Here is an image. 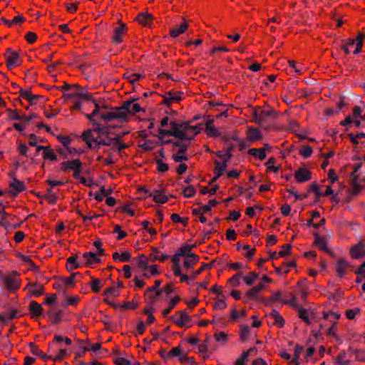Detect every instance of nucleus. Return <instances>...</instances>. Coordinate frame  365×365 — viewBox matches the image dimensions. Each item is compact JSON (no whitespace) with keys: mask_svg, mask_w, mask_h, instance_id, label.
Listing matches in <instances>:
<instances>
[{"mask_svg":"<svg viewBox=\"0 0 365 365\" xmlns=\"http://www.w3.org/2000/svg\"><path fill=\"white\" fill-rule=\"evenodd\" d=\"M199 125H190L188 123L178 125L175 122L170 123V129H160L161 135H173L181 140H191L200 132Z\"/></svg>","mask_w":365,"mask_h":365,"instance_id":"f257e3e1","label":"nucleus"},{"mask_svg":"<svg viewBox=\"0 0 365 365\" xmlns=\"http://www.w3.org/2000/svg\"><path fill=\"white\" fill-rule=\"evenodd\" d=\"M277 115L278 113L272 108L256 107L252 110V121L267 130Z\"/></svg>","mask_w":365,"mask_h":365,"instance_id":"f03ea898","label":"nucleus"},{"mask_svg":"<svg viewBox=\"0 0 365 365\" xmlns=\"http://www.w3.org/2000/svg\"><path fill=\"white\" fill-rule=\"evenodd\" d=\"M108 135L107 128L97 125L93 129L85 131L82 138L89 148H97L105 145Z\"/></svg>","mask_w":365,"mask_h":365,"instance_id":"7ed1b4c3","label":"nucleus"},{"mask_svg":"<svg viewBox=\"0 0 365 365\" xmlns=\"http://www.w3.org/2000/svg\"><path fill=\"white\" fill-rule=\"evenodd\" d=\"M123 114L121 113L120 108H116L112 110L107 111L101 109L97 103H95V109L91 114L86 115L87 118L93 123H96V119L100 118L106 122L112 121L113 120H119L120 122L125 121Z\"/></svg>","mask_w":365,"mask_h":365,"instance_id":"20e7f679","label":"nucleus"},{"mask_svg":"<svg viewBox=\"0 0 365 365\" xmlns=\"http://www.w3.org/2000/svg\"><path fill=\"white\" fill-rule=\"evenodd\" d=\"M361 165L362 163L355 164L350 175L351 194L354 195L365 190V176L360 173Z\"/></svg>","mask_w":365,"mask_h":365,"instance_id":"39448f33","label":"nucleus"},{"mask_svg":"<svg viewBox=\"0 0 365 365\" xmlns=\"http://www.w3.org/2000/svg\"><path fill=\"white\" fill-rule=\"evenodd\" d=\"M217 157L220 158V160H216L215 162V177L214 180L219 178L226 170L227 166V162L229 161L231 155L229 152H222L219 151L217 153Z\"/></svg>","mask_w":365,"mask_h":365,"instance_id":"423d86ee","label":"nucleus"},{"mask_svg":"<svg viewBox=\"0 0 365 365\" xmlns=\"http://www.w3.org/2000/svg\"><path fill=\"white\" fill-rule=\"evenodd\" d=\"M116 134L115 135H108L105 145L110 146L113 151L120 153L122 150L127 148V145L120 141V138L124 135Z\"/></svg>","mask_w":365,"mask_h":365,"instance_id":"0eeeda50","label":"nucleus"},{"mask_svg":"<svg viewBox=\"0 0 365 365\" xmlns=\"http://www.w3.org/2000/svg\"><path fill=\"white\" fill-rule=\"evenodd\" d=\"M121 113L123 114L124 120H126L129 114H135L141 110L140 106L135 103V101H128L124 102L123 106L120 107Z\"/></svg>","mask_w":365,"mask_h":365,"instance_id":"6e6552de","label":"nucleus"},{"mask_svg":"<svg viewBox=\"0 0 365 365\" xmlns=\"http://www.w3.org/2000/svg\"><path fill=\"white\" fill-rule=\"evenodd\" d=\"M172 319L179 327H190L191 319L185 311H179L173 317Z\"/></svg>","mask_w":365,"mask_h":365,"instance_id":"1a4fd4ad","label":"nucleus"},{"mask_svg":"<svg viewBox=\"0 0 365 365\" xmlns=\"http://www.w3.org/2000/svg\"><path fill=\"white\" fill-rule=\"evenodd\" d=\"M267 323L269 324L276 326L279 328L284 327L285 321L282 315L276 310H272L269 313L266 314Z\"/></svg>","mask_w":365,"mask_h":365,"instance_id":"9d476101","label":"nucleus"},{"mask_svg":"<svg viewBox=\"0 0 365 365\" xmlns=\"http://www.w3.org/2000/svg\"><path fill=\"white\" fill-rule=\"evenodd\" d=\"M4 56L6 60L7 66L9 68H14L19 65L20 58L19 54L16 51L8 49Z\"/></svg>","mask_w":365,"mask_h":365,"instance_id":"9b49d317","label":"nucleus"},{"mask_svg":"<svg viewBox=\"0 0 365 365\" xmlns=\"http://www.w3.org/2000/svg\"><path fill=\"white\" fill-rule=\"evenodd\" d=\"M126 31L127 28L125 24H121L120 26L115 28L111 36L112 43L115 45L121 43Z\"/></svg>","mask_w":365,"mask_h":365,"instance_id":"f8f14e48","label":"nucleus"},{"mask_svg":"<svg viewBox=\"0 0 365 365\" xmlns=\"http://www.w3.org/2000/svg\"><path fill=\"white\" fill-rule=\"evenodd\" d=\"M4 284L9 291H15L20 286L19 279L16 277L6 276L3 278Z\"/></svg>","mask_w":365,"mask_h":365,"instance_id":"ddd939ff","label":"nucleus"},{"mask_svg":"<svg viewBox=\"0 0 365 365\" xmlns=\"http://www.w3.org/2000/svg\"><path fill=\"white\" fill-rule=\"evenodd\" d=\"M183 93L180 91H169L163 96L165 103L170 105L173 103L179 102L182 97Z\"/></svg>","mask_w":365,"mask_h":365,"instance_id":"4468645a","label":"nucleus"},{"mask_svg":"<svg viewBox=\"0 0 365 365\" xmlns=\"http://www.w3.org/2000/svg\"><path fill=\"white\" fill-rule=\"evenodd\" d=\"M323 317L325 319L329 320L331 323V327L328 329L329 335H334V327L336 321L340 317V314L332 312H324Z\"/></svg>","mask_w":365,"mask_h":365,"instance_id":"2eb2a0df","label":"nucleus"},{"mask_svg":"<svg viewBox=\"0 0 365 365\" xmlns=\"http://www.w3.org/2000/svg\"><path fill=\"white\" fill-rule=\"evenodd\" d=\"M82 165L79 159L63 161L61 163L60 169L63 172H68L76 169L78 166Z\"/></svg>","mask_w":365,"mask_h":365,"instance_id":"dca6fc26","label":"nucleus"},{"mask_svg":"<svg viewBox=\"0 0 365 365\" xmlns=\"http://www.w3.org/2000/svg\"><path fill=\"white\" fill-rule=\"evenodd\" d=\"M294 178L298 182H304L310 180L311 173L305 168H300L295 172Z\"/></svg>","mask_w":365,"mask_h":365,"instance_id":"f3484780","label":"nucleus"},{"mask_svg":"<svg viewBox=\"0 0 365 365\" xmlns=\"http://www.w3.org/2000/svg\"><path fill=\"white\" fill-rule=\"evenodd\" d=\"M10 190L9 192L14 196H16L19 192L24 190V182L14 178L10 182Z\"/></svg>","mask_w":365,"mask_h":365,"instance_id":"a211bd4d","label":"nucleus"},{"mask_svg":"<svg viewBox=\"0 0 365 365\" xmlns=\"http://www.w3.org/2000/svg\"><path fill=\"white\" fill-rule=\"evenodd\" d=\"M256 351L257 349L255 347H252L247 351H244L241 356L236 359L234 365H245V363L248 361L249 356L255 354Z\"/></svg>","mask_w":365,"mask_h":365,"instance_id":"6ab92c4d","label":"nucleus"},{"mask_svg":"<svg viewBox=\"0 0 365 365\" xmlns=\"http://www.w3.org/2000/svg\"><path fill=\"white\" fill-rule=\"evenodd\" d=\"M349 263L344 259H339L336 263V272L337 276L343 277L346 274Z\"/></svg>","mask_w":365,"mask_h":365,"instance_id":"aec40b11","label":"nucleus"},{"mask_svg":"<svg viewBox=\"0 0 365 365\" xmlns=\"http://www.w3.org/2000/svg\"><path fill=\"white\" fill-rule=\"evenodd\" d=\"M298 316L306 324H310L312 323V318L314 317V313L309 309L300 307L298 309Z\"/></svg>","mask_w":365,"mask_h":365,"instance_id":"412c9836","label":"nucleus"},{"mask_svg":"<svg viewBox=\"0 0 365 365\" xmlns=\"http://www.w3.org/2000/svg\"><path fill=\"white\" fill-rule=\"evenodd\" d=\"M247 139L250 142L256 141L262 138V134L258 128L248 127L247 132Z\"/></svg>","mask_w":365,"mask_h":365,"instance_id":"4be33fe9","label":"nucleus"},{"mask_svg":"<svg viewBox=\"0 0 365 365\" xmlns=\"http://www.w3.org/2000/svg\"><path fill=\"white\" fill-rule=\"evenodd\" d=\"M351 257L354 259H359L365 255V246L359 243L353 246L351 249Z\"/></svg>","mask_w":365,"mask_h":365,"instance_id":"5701e85b","label":"nucleus"},{"mask_svg":"<svg viewBox=\"0 0 365 365\" xmlns=\"http://www.w3.org/2000/svg\"><path fill=\"white\" fill-rule=\"evenodd\" d=\"M156 20L155 17L148 12H142L138 14L134 19L136 23H150L152 21Z\"/></svg>","mask_w":365,"mask_h":365,"instance_id":"b1692460","label":"nucleus"},{"mask_svg":"<svg viewBox=\"0 0 365 365\" xmlns=\"http://www.w3.org/2000/svg\"><path fill=\"white\" fill-rule=\"evenodd\" d=\"M168 258V255L161 253L157 248H153L149 255L150 261L163 262Z\"/></svg>","mask_w":365,"mask_h":365,"instance_id":"393cba45","label":"nucleus"},{"mask_svg":"<svg viewBox=\"0 0 365 365\" xmlns=\"http://www.w3.org/2000/svg\"><path fill=\"white\" fill-rule=\"evenodd\" d=\"M160 285V282L158 280L155 281V285L148 289L145 295L147 297H151L153 301L156 300L160 294V292L158 291Z\"/></svg>","mask_w":365,"mask_h":365,"instance_id":"a878e982","label":"nucleus"},{"mask_svg":"<svg viewBox=\"0 0 365 365\" xmlns=\"http://www.w3.org/2000/svg\"><path fill=\"white\" fill-rule=\"evenodd\" d=\"M26 288L28 289L29 292L34 297L41 295L43 291V286L39 284H28Z\"/></svg>","mask_w":365,"mask_h":365,"instance_id":"bb28decb","label":"nucleus"},{"mask_svg":"<svg viewBox=\"0 0 365 365\" xmlns=\"http://www.w3.org/2000/svg\"><path fill=\"white\" fill-rule=\"evenodd\" d=\"M149 197H152L155 202L163 204L165 203L168 198L160 190H154L153 193H149Z\"/></svg>","mask_w":365,"mask_h":365,"instance_id":"cd10ccee","label":"nucleus"},{"mask_svg":"<svg viewBox=\"0 0 365 365\" xmlns=\"http://www.w3.org/2000/svg\"><path fill=\"white\" fill-rule=\"evenodd\" d=\"M199 257L194 253L188 254L187 257H185V259L183 262L184 267L186 269H189L193 267L197 262Z\"/></svg>","mask_w":365,"mask_h":365,"instance_id":"c85d7f7f","label":"nucleus"},{"mask_svg":"<svg viewBox=\"0 0 365 365\" xmlns=\"http://www.w3.org/2000/svg\"><path fill=\"white\" fill-rule=\"evenodd\" d=\"M29 310L33 317L41 316L43 313L41 305L35 301H31L29 304Z\"/></svg>","mask_w":365,"mask_h":365,"instance_id":"c756f323","label":"nucleus"},{"mask_svg":"<svg viewBox=\"0 0 365 365\" xmlns=\"http://www.w3.org/2000/svg\"><path fill=\"white\" fill-rule=\"evenodd\" d=\"M213 120H208L205 123L206 133L210 137H217L220 135L218 130L212 125Z\"/></svg>","mask_w":365,"mask_h":365,"instance_id":"7c9ffc66","label":"nucleus"},{"mask_svg":"<svg viewBox=\"0 0 365 365\" xmlns=\"http://www.w3.org/2000/svg\"><path fill=\"white\" fill-rule=\"evenodd\" d=\"M16 317V310H11L4 314H0V323L5 325L9 321Z\"/></svg>","mask_w":365,"mask_h":365,"instance_id":"2f4dec72","label":"nucleus"},{"mask_svg":"<svg viewBox=\"0 0 365 365\" xmlns=\"http://www.w3.org/2000/svg\"><path fill=\"white\" fill-rule=\"evenodd\" d=\"M72 96H78L83 99H91V95L83 88H79L77 85H73V91Z\"/></svg>","mask_w":365,"mask_h":365,"instance_id":"473e14b6","label":"nucleus"},{"mask_svg":"<svg viewBox=\"0 0 365 365\" xmlns=\"http://www.w3.org/2000/svg\"><path fill=\"white\" fill-rule=\"evenodd\" d=\"M130 257L131 255L128 251H124L122 253L114 252L113 255V258L115 262H128Z\"/></svg>","mask_w":365,"mask_h":365,"instance_id":"72a5a7b5","label":"nucleus"},{"mask_svg":"<svg viewBox=\"0 0 365 365\" xmlns=\"http://www.w3.org/2000/svg\"><path fill=\"white\" fill-rule=\"evenodd\" d=\"M248 153L260 160H264L267 156L264 148H250Z\"/></svg>","mask_w":365,"mask_h":365,"instance_id":"f704fd0d","label":"nucleus"},{"mask_svg":"<svg viewBox=\"0 0 365 365\" xmlns=\"http://www.w3.org/2000/svg\"><path fill=\"white\" fill-rule=\"evenodd\" d=\"M327 242L326 238L319 237L318 235L315 236L314 244L319 250L328 252L329 249L327 246Z\"/></svg>","mask_w":365,"mask_h":365,"instance_id":"c9c22d12","label":"nucleus"},{"mask_svg":"<svg viewBox=\"0 0 365 365\" xmlns=\"http://www.w3.org/2000/svg\"><path fill=\"white\" fill-rule=\"evenodd\" d=\"M168 356L172 357H178L180 361H183L186 357V354L182 351L179 346L171 349L168 352Z\"/></svg>","mask_w":365,"mask_h":365,"instance_id":"e433bc0d","label":"nucleus"},{"mask_svg":"<svg viewBox=\"0 0 365 365\" xmlns=\"http://www.w3.org/2000/svg\"><path fill=\"white\" fill-rule=\"evenodd\" d=\"M258 277H259V274L255 272H251L245 276L242 275V278L243 281L248 286H250L252 284H254V282L257 280Z\"/></svg>","mask_w":365,"mask_h":365,"instance_id":"4c0bfd02","label":"nucleus"},{"mask_svg":"<svg viewBox=\"0 0 365 365\" xmlns=\"http://www.w3.org/2000/svg\"><path fill=\"white\" fill-rule=\"evenodd\" d=\"M29 346L31 348V351L34 355H36L45 361L50 359L48 356H47L46 354H43V351L40 350L34 343H30Z\"/></svg>","mask_w":365,"mask_h":365,"instance_id":"58836bf2","label":"nucleus"},{"mask_svg":"<svg viewBox=\"0 0 365 365\" xmlns=\"http://www.w3.org/2000/svg\"><path fill=\"white\" fill-rule=\"evenodd\" d=\"M186 150V146H181L178 153L173 155V159L176 163H181L187 160L186 155H184V152Z\"/></svg>","mask_w":365,"mask_h":365,"instance_id":"ea45409f","label":"nucleus"},{"mask_svg":"<svg viewBox=\"0 0 365 365\" xmlns=\"http://www.w3.org/2000/svg\"><path fill=\"white\" fill-rule=\"evenodd\" d=\"M83 258L88 264H93L100 262V259L98 257V253L94 252H85L83 254Z\"/></svg>","mask_w":365,"mask_h":365,"instance_id":"a19ab883","label":"nucleus"},{"mask_svg":"<svg viewBox=\"0 0 365 365\" xmlns=\"http://www.w3.org/2000/svg\"><path fill=\"white\" fill-rule=\"evenodd\" d=\"M79 267V263L77 261V258L75 256H71L68 258L66 263V268L68 271H72L77 269Z\"/></svg>","mask_w":365,"mask_h":365,"instance_id":"79ce46f5","label":"nucleus"},{"mask_svg":"<svg viewBox=\"0 0 365 365\" xmlns=\"http://www.w3.org/2000/svg\"><path fill=\"white\" fill-rule=\"evenodd\" d=\"M179 297H175L169 301V306L163 311V316L165 317L179 302Z\"/></svg>","mask_w":365,"mask_h":365,"instance_id":"37998d69","label":"nucleus"},{"mask_svg":"<svg viewBox=\"0 0 365 365\" xmlns=\"http://www.w3.org/2000/svg\"><path fill=\"white\" fill-rule=\"evenodd\" d=\"M43 197L51 204H55L57 201V195L53 190L52 187L48 189L47 192L44 195Z\"/></svg>","mask_w":365,"mask_h":365,"instance_id":"c03bdc74","label":"nucleus"},{"mask_svg":"<svg viewBox=\"0 0 365 365\" xmlns=\"http://www.w3.org/2000/svg\"><path fill=\"white\" fill-rule=\"evenodd\" d=\"M335 362L339 365H349L350 360L347 359L346 354L342 351L336 357Z\"/></svg>","mask_w":365,"mask_h":365,"instance_id":"a18cd8bd","label":"nucleus"},{"mask_svg":"<svg viewBox=\"0 0 365 365\" xmlns=\"http://www.w3.org/2000/svg\"><path fill=\"white\" fill-rule=\"evenodd\" d=\"M246 314V310L245 309H241L240 311H237L235 309H232L230 312V320L231 321H236L239 318L245 317Z\"/></svg>","mask_w":365,"mask_h":365,"instance_id":"49530a36","label":"nucleus"},{"mask_svg":"<svg viewBox=\"0 0 365 365\" xmlns=\"http://www.w3.org/2000/svg\"><path fill=\"white\" fill-rule=\"evenodd\" d=\"M187 29V24H180L178 28H175L170 30V36L173 37H177L180 34L184 33Z\"/></svg>","mask_w":365,"mask_h":365,"instance_id":"de8ad7c7","label":"nucleus"},{"mask_svg":"<svg viewBox=\"0 0 365 365\" xmlns=\"http://www.w3.org/2000/svg\"><path fill=\"white\" fill-rule=\"evenodd\" d=\"M148 261H150L149 257L144 255H140L138 257V265L139 268H140L142 270L145 269L147 267H148Z\"/></svg>","mask_w":365,"mask_h":365,"instance_id":"09e8293b","label":"nucleus"},{"mask_svg":"<svg viewBox=\"0 0 365 365\" xmlns=\"http://www.w3.org/2000/svg\"><path fill=\"white\" fill-rule=\"evenodd\" d=\"M143 271H144L143 274L147 277L155 275L158 273V266L156 264L148 265V267Z\"/></svg>","mask_w":365,"mask_h":365,"instance_id":"8fccbe9b","label":"nucleus"},{"mask_svg":"<svg viewBox=\"0 0 365 365\" xmlns=\"http://www.w3.org/2000/svg\"><path fill=\"white\" fill-rule=\"evenodd\" d=\"M287 297H288V299H284L283 304H288L294 308L298 307L296 297L292 294H287Z\"/></svg>","mask_w":365,"mask_h":365,"instance_id":"3c124183","label":"nucleus"},{"mask_svg":"<svg viewBox=\"0 0 365 365\" xmlns=\"http://www.w3.org/2000/svg\"><path fill=\"white\" fill-rule=\"evenodd\" d=\"M363 41H364V36L361 34H359L356 37V48L355 50L354 51V54H358L359 53L361 52V47H362V45H363Z\"/></svg>","mask_w":365,"mask_h":365,"instance_id":"603ef678","label":"nucleus"},{"mask_svg":"<svg viewBox=\"0 0 365 365\" xmlns=\"http://www.w3.org/2000/svg\"><path fill=\"white\" fill-rule=\"evenodd\" d=\"M115 365H140L138 361L131 362L123 357H118L115 359Z\"/></svg>","mask_w":365,"mask_h":365,"instance_id":"864d4df0","label":"nucleus"},{"mask_svg":"<svg viewBox=\"0 0 365 365\" xmlns=\"http://www.w3.org/2000/svg\"><path fill=\"white\" fill-rule=\"evenodd\" d=\"M217 201L215 199L210 200L207 204L201 206L202 214L209 212L212 207L217 205Z\"/></svg>","mask_w":365,"mask_h":365,"instance_id":"5fc2aeb1","label":"nucleus"},{"mask_svg":"<svg viewBox=\"0 0 365 365\" xmlns=\"http://www.w3.org/2000/svg\"><path fill=\"white\" fill-rule=\"evenodd\" d=\"M68 354V351L66 349H60L56 354L53 356H49L53 361H61Z\"/></svg>","mask_w":365,"mask_h":365,"instance_id":"6e6d98bb","label":"nucleus"},{"mask_svg":"<svg viewBox=\"0 0 365 365\" xmlns=\"http://www.w3.org/2000/svg\"><path fill=\"white\" fill-rule=\"evenodd\" d=\"M227 307V303L223 299H216L214 304L213 309L215 310H223Z\"/></svg>","mask_w":365,"mask_h":365,"instance_id":"4d7b16f0","label":"nucleus"},{"mask_svg":"<svg viewBox=\"0 0 365 365\" xmlns=\"http://www.w3.org/2000/svg\"><path fill=\"white\" fill-rule=\"evenodd\" d=\"M299 153L303 158H307L311 156L312 148L309 145H304L300 148Z\"/></svg>","mask_w":365,"mask_h":365,"instance_id":"13d9d810","label":"nucleus"},{"mask_svg":"<svg viewBox=\"0 0 365 365\" xmlns=\"http://www.w3.org/2000/svg\"><path fill=\"white\" fill-rule=\"evenodd\" d=\"M90 286L92 292L97 293L101 288V282L98 279L92 278Z\"/></svg>","mask_w":365,"mask_h":365,"instance_id":"bf43d9fd","label":"nucleus"},{"mask_svg":"<svg viewBox=\"0 0 365 365\" xmlns=\"http://www.w3.org/2000/svg\"><path fill=\"white\" fill-rule=\"evenodd\" d=\"M298 294L302 299H305L307 295V289L304 285H303L301 282L297 283V290Z\"/></svg>","mask_w":365,"mask_h":365,"instance_id":"052dcab7","label":"nucleus"},{"mask_svg":"<svg viewBox=\"0 0 365 365\" xmlns=\"http://www.w3.org/2000/svg\"><path fill=\"white\" fill-rule=\"evenodd\" d=\"M242 278V273L239 272L235 274L232 277L229 279L230 283L232 287H237L240 284V279Z\"/></svg>","mask_w":365,"mask_h":365,"instance_id":"680f3d73","label":"nucleus"},{"mask_svg":"<svg viewBox=\"0 0 365 365\" xmlns=\"http://www.w3.org/2000/svg\"><path fill=\"white\" fill-rule=\"evenodd\" d=\"M53 341L61 343L63 342L66 346H69L71 344V340L68 337L66 336H62L61 335H55L53 338Z\"/></svg>","mask_w":365,"mask_h":365,"instance_id":"e2e57ef3","label":"nucleus"},{"mask_svg":"<svg viewBox=\"0 0 365 365\" xmlns=\"http://www.w3.org/2000/svg\"><path fill=\"white\" fill-rule=\"evenodd\" d=\"M157 170L160 173H165L168 170V165L161 159L156 160Z\"/></svg>","mask_w":365,"mask_h":365,"instance_id":"0e129e2a","label":"nucleus"},{"mask_svg":"<svg viewBox=\"0 0 365 365\" xmlns=\"http://www.w3.org/2000/svg\"><path fill=\"white\" fill-rule=\"evenodd\" d=\"M272 302H281L283 304L282 293L280 291L274 292L270 297Z\"/></svg>","mask_w":365,"mask_h":365,"instance_id":"69168bd1","label":"nucleus"},{"mask_svg":"<svg viewBox=\"0 0 365 365\" xmlns=\"http://www.w3.org/2000/svg\"><path fill=\"white\" fill-rule=\"evenodd\" d=\"M43 158L52 161L56 160L57 156L53 151L48 148L45 152H43Z\"/></svg>","mask_w":365,"mask_h":365,"instance_id":"338daca9","label":"nucleus"},{"mask_svg":"<svg viewBox=\"0 0 365 365\" xmlns=\"http://www.w3.org/2000/svg\"><path fill=\"white\" fill-rule=\"evenodd\" d=\"M290 251H291V245H289V244L284 245L282 247L280 251L278 252V256L282 257H285L289 254Z\"/></svg>","mask_w":365,"mask_h":365,"instance_id":"774afa93","label":"nucleus"}]
</instances>
